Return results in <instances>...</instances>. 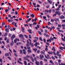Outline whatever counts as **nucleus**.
Listing matches in <instances>:
<instances>
[{
  "label": "nucleus",
  "instance_id": "obj_1",
  "mask_svg": "<svg viewBox=\"0 0 65 65\" xmlns=\"http://www.w3.org/2000/svg\"><path fill=\"white\" fill-rule=\"evenodd\" d=\"M15 36L14 35H12L11 37V38H10L11 40L12 41H13V40L14 39H13L14 38H15Z\"/></svg>",
  "mask_w": 65,
  "mask_h": 65
},
{
  "label": "nucleus",
  "instance_id": "obj_2",
  "mask_svg": "<svg viewBox=\"0 0 65 65\" xmlns=\"http://www.w3.org/2000/svg\"><path fill=\"white\" fill-rule=\"evenodd\" d=\"M23 35L21 34H20L19 35V36L20 38H22V39H23V40H25V39L23 37Z\"/></svg>",
  "mask_w": 65,
  "mask_h": 65
},
{
  "label": "nucleus",
  "instance_id": "obj_3",
  "mask_svg": "<svg viewBox=\"0 0 65 65\" xmlns=\"http://www.w3.org/2000/svg\"><path fill=\"white\" fill-rule=\"evenodd\" d=\"M55 13H56V14H58L59 16H60L61 14V13L59 11H56L55 12Z\"/></svg>",
  "mask_w": 65,
  "mask_h": 65
},
{
  "label": "nucleus",
  "instance_id": "obj_4",
  "mask_svg": "<svg viewBox=\"0 0 65 65\" xmlns=\"http://www.w3.org/2000/svg\"><path fill=\"white\" fill-rule=\"evenodd\" d=\"M23 51V53L25 55H26V51L24 49L22 50Z\"/></svg>",
  "mask_w": 65,
  "mask_h": 65
},
{
  "label": "nucleus",
  "instance_id": "obj_5",
  "mask_svg": "<svg viewBox=\"0 0 65 65\" xmlns=\"http://www.w3.org/2000/svg\"><path fill=\"white\" fill-rule=\"evenodd\" d=\"M29 34H32V33L31 32V29H28L27 30Z\"/></svg>",
  "mask_w": 65,
  "mask_h": 65
},
{
  "label": "nucleus",
  "instance_id": "obj_6",
  "mask_svg": "<svg viewBox=\"0 0 65 65\" xmlns=\"http://www.w3.org/2000/svg\"><path fill=\"white\" fill-rule=\"evenodd\" d=\"M40 59H43V58H44V56L42 55L41 56V55H40Z\"/></svg>",
  "mask_w": 65,
  "mask_h": 65
},
{
  "label": "nucleus",
  "instance_id": "obj_7",
  "mask_svg": "<svg viewBox=\"0 0 65 65\" xmlns=\"http://www.w3.org/2000/svg\"><path fill=\"white\" fill-rule=\"evenodd\" d=\"M27 52L28 54L31 53V51L29 49L27 50Z\"/></svg>",
  "mask_w": 65,
  "mask_h": 65
},
{
  "label": "nucleus",
  "instance_id": "obj_8",
  "mask_svg": "<svg viewBox=\"0 0 65 65\" xmlns=\"http://www.w3.org/2000/svg\"><path fill=\"white\" fill-rule=\"evenodd\" d=\"M22 32L23 33H24L25 32V31H24V30H25V29L23 27H22Z\"/></svg>",
  "mask_w": 65,
  "mask_h": 65
},
{
  "label": "nucleus",
  "instance_id": "obj_9",
  "mask_svg": "<svg viewBox=\"0 0 65 65\" xmlns=\"http://www.w3.org/2000/svg\"><path fill=\"white\" fill-rule=\"evenodd\" d=\"M31 60L32 61V62H34V58H33L32 57H31Z\"/></svg>",
  "mask_w": 65,
  "mask_h": 65
},
{
  "label": "nucleus",
  "instance_id": "obj_10",
  "mask_svg": "<svg viewBox=\"0 0 65 65\" xmlns=\"http://www.w3.org/2000/svg\"><path fill=\"white\" fill-rule=\"evenodd\" d=\"M14 44V42L13 41H12L11 42L10 44V45L11 46H12Z\"/></svg>",
  "mask_w": 65,
  "mask_h": 65
},
{
  "label": "nucleus",
  "instance_id": "obj_11",
  "mask_svg": "<svg viewBox=\"0 0 65 65\" xmlns=\"http://www.w3.org/2000/svg\"><path fill=\"white\" fill-rule=\"evenodd\" d=\"M5 56H9V54H8V53H6L5 54Z\"/></svg>",
  "mask_w": 65,
  "mask_h": 65
},
{
  "label": "nucleus",
  "instance_id": "obj_12",
  "mask_svg": "<svg viewBox=\"0 0 65 65\" xmlns=\"http://www.w3.org/2000/svg\"><path fill=\"white\" fill-rule=\"evenodd\" d=\"M5 31L7 32H9V30L7 28H6L5 29Z\"/></svg>",
  "mask_w": 65,
  "mask_h": 65
},
{
  "label": "nucleus",
  "instance_id": "obj_13",
  "mask_svg": "<svg viewBox=\"0 0 65 65\" xmlns=\"http://www.w3.org/2000/svg\"><path fill=\"white\" fill-rule=\"evenodd\" d=\"M48 54H51V55H52V54H53V53L52 52H48Z\"/></svg>",
  "mask_w": 65,
  "mask_h": 65
},
{
  "label": "nucleus",
  "instance_id": "obj_14",
  "mask_svg": "<svg viewBox=\"0 0 65 65\" xmlns=\"http://www.w3.org/2000/svg\"><path fill=\"white\" fill-rule=\"evenodd\" d=\"M35 64L36 65H39V63L38 61H36Z\"/></svg>",
  "mask_w": 65,
  "mask_h": 65
},
{
  "label": "nucleus",
  "instance_id": "obj_15",
  "mask_svg": "<svg viewBox=\"0 0 65 65\" xmlns=\"http://www.w3.org/2000/svg\"><path fill=\"white\" fill-rule=\"evenodd\" d=\"M51 0H47L48 2L50 4H51L52 3V1H51Z\"/></svg>",
  "mask_w": 65,
  "mask_h": 65
},
{
  "label": "nucleus",
  "instance_id": "obj_16",
  "mask_svg": "<svg viewBox=\"0 0 65 65\" xmlns=\"http://www.w3.org/2000/svg\"><path fill=\"white\" fill-rule=\"evenodd\" d=\"M23 58H24V59L25 60H27L28 59V58H27V57H24Z\"/></svg>",
  "mask_w": 65,
  "mask_h": 65
},
{
  "label": "nucleus",
  "instance_id": "obj_17",
  "mask_svg": "<svg viewBox=\"0 0 65 65\" xmlns=\"http://www.w3.org/2000/svg\"><path fill=\"white\" fill-rule=\"evenodd\" d=\"M17 62H18L20 64H23V63L22 62H20V61H19V60H18Z\"/></svg>",
  "mask_w": 65,
  "mask_h": 65
},
{
  "label": "nucleus",
  "instance_id": "obj_18",
  "mask_svg": "<svg viewBox=\"0 0 65 65\" xmlns=\"http://www.w3.org/2000/svg\"><path fill=\"white\" fill-rule=\"evenodd\" d=\"M50 62L53 65H54V63H53V61H52V60H50Z\"/></svg>",
  "mask_w": 65,
  "mask_h": 65
},
{
  "label": "nucleus",
  "instance_id": "obj_19",
  "mask_svg": "<svg viewBox=\"0 0 65 65\" xmlns=\"http://www.w3.org/2000/svg\"><path fill=\"white\" fill-rule=\"evenodd\" d=\"M33 50H34V51L36 52L37 51V49L36 48H35L34 49V48H33Z\"/></svg>",
  "mask_w": 65,
  "mask_h": 65
},
{
  "label": "nucleus",
  "instance_id": "obj_20",
  "mask_svg": "<svg viewBox=\"0 0 65 65\" xmlns=\"http://www.w3.org/2000/svg\"><path fill=\"white\" fill-rule=\"evenodd\" d=\"M40 65H43V63L42 61H41L40 62Z\"/></svg>",
  "mask_w": 65,
  "mask_h": 65
},
{
  "label": "nucleus",
  "instance_id": "obj_21",
  "mask_svg": "<svg viewBox=\"0 0 65 65\" xmlns=\"http://www.w3.org/2000/svg\"><path fill=\"white\" fill-rule=\"evenodd\" d=\"M53 48H52V50L53 51H54L55 52V48L54 47H53Z\"/></svg>",
  "mask_w": 65,
  "mask_h": 65
},
{
  "label": "nucleus",
  "instance_id": "obj_22",
  "mask_svg": "<svg viewBox=\"0 0 65 65\" xmlns=\"http://www.w3.org/2000/svg\"><path fill=\"white\" fill-rule=\"evenodd\" d=\"M30 15L32 18H34V15L33 14Z\"/></svg>",
  "mask_w": 65,
  "mask_h": 65
},
{
  "label": "nucleus",
  "instance_id": "obj_23",
  "mask_svg": "<svg viewBox=\"0 0 65 65\" xmlns=\"http://www.w3.org/2000/svg\"><path fill=\"white\" fill-rule=\"evenodd\" d=\"M60 53L59 51H57V53H56V54L57 55V56H59V54Z\"/></svg>",
  "mask_w": 65,
  "mask_h": 65
},
{
  "label": "nucleus",
  "instance_id": "obj_24",
  "mask_svg": "<svg viewBox=\"0 0 65 65\" xmlns=\"http://www.w3.org/2000/svg\"><path fill=\"white\" fill-rule=\"evenodd\" d=\"M59 48L60 50H61V49L62 48L63 49H65V48H64V47H62V46L60 47Z\"/></svg>",
  "mask_w": 65,
  "mask_h": 65
},
{
  "label": "nucleus",
  "instance_id": "obj_25",
  "mask_svg": "<svg viewBox=\"0 0 65 65\" xmlns=\"http://www.w3.org/2000/svg\"><path fill=\"white\" fill-rule=\"evenodd\" d=\"M61 19H64L65 18V17L63 15H61Z\"/></svg>",
  "mask_w": 65,
  "mask_h": 65
},
{
  "label": "nucleus",
  "instance_id": "obj_26",
  "mask_svg": "<svg viewBox=\"0 0 65 65\" xmlns=\"http://www.w3.org/2000/svg\"><path fill=\"white\" fill-rule=\"evenodd\" d=\"M34 45H35V47H36V46H37V43L36 42V43L35 44H34Z\"/></svg>",
  "mask_w": 65,
  "mask_h": 65
},
{
  "label": "nucleus",
  "instance_id": "obj_27",
  "mask_svg": "<svg viewBox=\"0 0 65 65\" xmlns=\"http://www.w3.org/2000/svg\"><path fill=\"white\" fill-rule=\"evenodd\" d=\"M24 64L25 65H27V62H26V61H24Z\"/></svg>",
  "mask_w": 65,
  "mask_h": 65
},
{
  "label": "nucleus",
  "instance_id": "obj_28",
  "mask_svg": "<svg viewBox=\"0 0 65 65\" xmlns=\"http://www.w3.org/2000/svg\"><path fill=\"white\" fill-rule=\"evenodd\" d=\"M40 30L42 32H44V30L43 29H42L41 28Z\"/></svg>",
  "mask_w": 65,
  "mask_h": 65
},
{
  "label": "nucleus",
  "instance_id": "obj_29",
  "mask_svg": "<svg viewBox=\"0 0 65 65\" xmlns=\"http://www.w3.org/2000/svg\"><path fill=\"white\" fill-rule=\"evenodd\" d=\"M38 33H39V34H40V35H42V34H41V32L40 31H39L38 32Z\"/></svg>",
  "mask_w": 65,
  "mask_h": 65
},
{
  "label": "nucleus",
  "instance_id": "obj_30",
  "mask_svg": "<svg viewBox=\"0 0 65 65\" xmlns=\"http://www.w3.org/2000/svg\"><path fill=\"white\" fill-rule=\"evenodd\" d=\"M37 25V24L36 22H34L33 23V25Z\"/></svg>",
  "mask_w": 65,
  "mask_h": 65
},
{
  "label": "nucleus",
  "instance_id": "obj_31",
  "mask_svg": "<svg viewBox=\"0 0 65 65\" xmlns=\"http://www.w3.org/2000/svg\"><path fill=\"white\" fill-rule=\"evenodd\" d=\"M7 32H5V34L4 35V36H7Z\"/></svg>",
  "mask_w": 65,
  "mask_h": 65
},
{
  "label": "nucleus",
  "instance_id": "obj_32",
  "mask_svg": "<svg viewBox=\"0 0 65 65\" xmlns=\"http://www.w3.org/2000/svg\"><path fill=\"white\" fill-rule=\"evenodd\" d=\"M50 40H51L52 41H53V40H54V39L52 37H50Z\"/></svg>",
  "mask_w": 65,
  "mask_h": 65
},
{
  "label": "nucleus",
  "instance_id": "obj_33",
  "mask_svg": "<svg viewBox=\"0 0 65 65\" xmlns=\"http://www.w3.org/2000/svg\"><path fill=\"white\" fill-rule=\"evenodd\" d=\"M58 62H59V63H60L61 61V60L60 59H59L58 60Z\"/></svg>",
  "mask_w": 65,
  "mask_h": 65
},
{
  "label": "nucleus",
  "instance_id": "obj_34",
  "mask_svg": "<svg viewBox=\"0 0 65 65\" xmlns=\"http://www.w3.org/2000/svg\"><path fill=\"white\" fill-rule=\"evenodd\" d=\"M14 56H15L16 57H18V55L16 54L15 53H14Z\"/></svg>",
  "mask_w": 65,
  "mask_h": 65
},
{
  "label": "nucleus",
  "instance_id": "obj_35",
  "mask_svg": "<svg viewBox=\"0 0 65 65\" xmlns=\"http://www.w3.org/2000/svg\"><path fill=\"white\" fill-rule=\"evenodd\" d=\"M8 28L9 29H11V26H10L8 25Z\"/></svg>",
  "mask_w": 65,
  "mask_h": 65
},
{
  "label": "nucleus",
  "instance_id": "obj_36",
  "mask_svg": "<svg viewBox=\"0 0 65 65\" xmlns=\"http://www.w3.org/2000/svg\"><path fill=\"white\" fill-rule=\"evenodd\" d=\"M31 47L32 48L33 46H34V45H33V43H32L31 44Z\"/></svg>",
  "mask_w": 65,
  "mask_h": 65
},
{
  "label": "nucleus",
  "instance_id": "obj_37",
  "mask_svg": "<svg viewBox=\"0 0 65 65\" xmlns=\"http://www.w3.org/2000/svg\"><path fill=\"white\" fill-rule=\"evenodd\" d=\"M34 60H35V61H37V58H36V57H34Z\"/></svg>",
  "mask_w": 65,
  "mask_h": 65
},
{
  "label": "nucleus",
  "instance_id": "obj_38",
  "mask_svg": "<svg viewBox=\"0 0 65 65\" xmlns=\"http://www.w3.org/2000/svg\"><path fill=\"white\" fill-rule=\"evenodd\" d=\"M61 25L59 24L58 25V27H59L60 28H61Z\"/></svg>",
  "mask_w": 65,
  "mask_h": 65
},
{
  "label": "nucleus",
  "instance_id": "obj_39",
  "mask_svg": "<svg viewBox=\"0 0 65 65\" xmlns=\"http://www.w3.org/2000/svg\"><path fill=\"white\" fill-rule=\"evenodd\" d=\"M39 40H41V41H42L43 40L41 37L40 38H39Z\"/></svg>",
  "mask_w": 65,
  "mask_h": 65
},
{
  "label": "nucleus",
  "instance_id": "obj_40",
  "mask_svg": "<svg viewBox=\"0 0 65 65\" xmlns=\"http://www.w3.org/2000/svg\"><path fill=\"white\" fill-rule=\"evenodd\" d=\"M43 60H44V61H45L46 62H47V60L45 58H44Z\"/></svg>",
  "mask_w": 65,
  "mask_h": 65
},
{
  "label": "nucleus",
  "instance_id": "obj_41",
  "mask_svg": "<svg viewBox=\"0 0 65 65\" xmlns=\"http://www.w3.org/2000/svg\"><path fill=\"white\" fill-rule=\"evenodd\" d=\"M47 30L46 29L44 30V32H45L46 33H47Z\"/></svg>",
  "mask_w": 65,
  "mask_h": 65
},
{
  "label": "nucleus",
  "instance_id": "obj_42",
  "mask_svg": "<svg viewBox=\"0 0 65 65\" xmlns=\"http://www.w3.org/2000/svg\"><path fill=\"white\" fill-rule=\"evenodd\" d=\"M14 23L15 24L14 25V26H15V27H17V25L16 23H15V22H14Z\"/></svg>",
  "mask_w": 65,
  "mask_h": 65
},
{
  "label": "nucleus",
  "instance_id": "obj_43",
  "mask_svg": "<svg viewBox=\"0 0 65 65\" xmlns=\"http://www.w3.org/2000/svg\"><path fill=\"white\" fill-rule=\"evenodd\" d=\"M52 11V10L51 9V10L50 9L49 10V13H51Z\"/></svg>",
  "mask_w": 65,
  "mask_h": 65
},
{
  "label": "nucleus",
  "instance_id": "obj_44",
  "mask_svg": "<svg viewBox=\"0 0 65 65\" xmlns=\"http://www.w3.org/2000/svg\"><path fill=\"white\" fill-rule=\"evenodd\" d=\"M14 42H15V43H16L17 42V41L16 40V39H15V40H14Z\"/></svg>",
  "mask_w": 65,
  "mask_h": 65
},
{
  "label": "nucleus",
  "instance_id": "obj_45",
  "mask_svg": "<svg viewBox=\"0 0 65 65\" xmlns=\"http://www.w3.org/2000/svg\"><path fill=\"white\" fill-rule=\"evenodd\" d=\"M28 25H29V26L31 27H32V24H30V23H29L28 24Z\"/></svg>",
  "mask_w": 65,
  "mask_h": 65
},
{
  "label": "nucleus",
  "instance_id": "obj_46",
  "mask_svg": "<svg viewBox=\"0 0 65 65\" xmlns=\"http://www.w3.org/2000/svg\"><path fill=\"white\" fill-rule=\"evenodd\" d=\"M31 20V19L30 18H29V19H28L27 20V21L28 22H29L30 20Z\"/></svg>",
  "mask_w": 65,
  "mask_h": 65
},
{
  "label": "nucleus",
  "instance_id": "obj_47",
  "mask_svg": "<svg viewBox=\"0 0 65 65\" xmlns=\"http://www.w3.org/2000/svg\"><path fill=\"white\" fill-rule=\"evenodd\" d=\"M61 6V5H58V8H60Z\"/></svg>",
  "mask_w": 65,
  "mask_h": 65
},
{
  "label": "nucleus",
  "instance_id": "obj_48",
  "mask_svg": "<svg viewBox=\"0 0 65 65\" xmlns=\"http://www.w3.org/2000/svg\"><path fill=\"white\" fill-rule=\"evenodd\" d=\"M8 11V9H6L5 10V11L7 13V11Z\"/></svg>",
  "mask_w": 65,
  "mask_h": 65
},
{
  "label": "nucleus",
  "instance_id": "obj_49",
  "mask_svg": "<svg viewBox=\"0 0 65 65\" xmlns=\"http://www.w3.org/2000/svg\"><path fill=\"white\" fill-rule=\"evenodd\" d=\"M58 23L57 22H55V25L56 26H57V25H58Z\"/></svg>",
  "mask_w": 65,
  "mask_h": 65
},
{
  "label": "nucleus",
  "instance_id": "obj_50",
  "mask_svg": "<svg viewBox=\"0 0 65 65\" xmlns=\"http://www.w3.org/2000/svg\"><path fill=\"white\" fill-rule=\"evenodd\" d=\"M52 58L53 59V60H55V58H54L53 57V56H52Z\"/></svg>",
  "mask_w": 65,
  "mask_h": 65
},
{
  "label": "nucleus",
  "instance_id": "obj_51",
  "mask_svg": "<svg viewBox=\"0 0 65 65\" xmlns=\"http://www.w3.org/2000/svg\"><path fill=\"white\" fill-rule=\"evenodd\" d=\"M29 38H30V39H31V36L30 35H29Z\"/></svg>",
  "mask_w": 65,
  "mask_h": 65
},
{
  "label": "nucleus",
  "instance_id": "obj_52",
  "mask_svg": "<svg viewBox=\"0 0 65 65\" xmlns=\"http://www.w3.org/2000/svg\"><path fill=\"white\" fill-rule=\"evenodd\" d=\"M48 50V49L47 48H45V51H47Z\"/></svg>",
  "mask_w": 65,
  "mask_h": 65
},
{
  "label": "nucleus",
  "instance_id": "obj_53",
  "mask_svg": "<svg viewBox=\"0 0 65 65\" xmlns=\"http://www.w3.org/2000/svg\"><path fill=\"white\" fill-rule=\"evenodd\" d=\"M13 31H14L15 30V27H13L12 28Z\"/></svg>",
  "mask_w": 65,
  "mask_h": 65
},
{
  "label": "nucleus",
  "instance_id": "obj_54",
  "mask_svg": "<svg viewBox=\"0 0 65 65\" xmlns=\"http://www.w3.org/2000/svg\"><path fill=\"white\" fill-rule=\"evenodd\" d=\"M24 36L25 37H26V38H28V37H27V36H26V35H24Z\"/></svg>",
  "mask_w": 65,
  "mask_h": 65
},
{
  "label": "nucleus",
  "instance_id": "obj_55",
  "mask_svg": "<svg viewBox=\"0 0 65 65\" xmlns=\"http://www.w3.org/2000/svg\"><path fill=\"white\" fill-rule=\"evenodd\" d=\"M0 62L1 63H2V59H0Z\"/></svg>",
  "mask_w": 65,
  "mask_h": 65
},
{
  "label": "nucleus",
  "instance_id": "obj_56",
  "mask_svg": "<svg viewBox=\"0 0 65 65\" xmlns=\"http://www.w3.org/2000/svg\"><path fill=\"white\" fill-rule=\"evenodd\" d=\"M2 26H4V25H5V23H4V22H3V23H2Z\"/></svg>",
  "mask_w": 65,
  "mask_h": 65
},
{
  "label": "nucleus",
  "instance_id": "obj_57",
  "mask_svg": "<svg viewBox=\"0 0 65 65\" xmlns=\"http://www.w3.org/2000/svg\"><path fill=\"white\" fill-rule=\"evenodd\" d=\"M11 35L10 34H8L9 37H11Z\"/></svg>",
  "mask_w": 65,
  "mask_h": 65
},
{
  "label": "nucleus",
  "instance_id": "obj_58",
  "mask_svg": "<svg viewBox=\"0 0 65 65\" xmlns=\"http://www.w3.org/2000/svg\"><path fill=\"white\" fill-rule=\"evenodd\" d=\"M55 65H58V63L56 62H55Z\"/></svg>",
  "mask_w": 65,
  "mask_h": 65
},
{
  "label": "nucleus",
  "instance_id": "obj_59",
  "mask_svg": "<svg viewBox=\"0 0 65 65\" xmlns=\"http://www.w3.org/2000/svg\"><path fill=\"white\" fill-rule=\"evenodd\" d=\"M54 20L52 19H51V21L52 22H53Z\"/></svg>",
  "mask_w": 65,
  "mask_h": 65
},
{
  "label": "nucleus",
  "instance_id": "obj_60",
  "mask_svg": "<svg viewBox=\"0 0 65 65\" xmlns=\"http://www.w3.org/2000/svg\"><path fill=\"white\" fill-rule=\"evenodd\" d=\"M44 35L46 37V35H47V34H46L45 33H44Z\"/></svg>",
  "mask_w": 65,
  "mask_h": 65
},
{
  "label": "nucleus",
  "instance_id": "obj_61",
  "mask_svg": "<svg viewBox=\"0 0 65 65\" xmlns=\"http://www.w3.org/2000/svg\"><path fill=\"white\" fill-rule=\"evenodd\" d=\"M6 42L7 43H9V41L8 39L6 41Z\"/></svg>",
  "mask_w": 65,
  "mask_h": 65
},
{
  "label": "nucleus",
  "instance_id": "obj_62",
  "mask_svg": "<svg viewBox=\"0 0 65 65\" xmlns=\"http://www.w3.org/2000/svg\"><path fill=\"white\" fill-rule=\"evenodd\" d=\"M62 26L63 27H65V24H62Z\"/></svg>",
  "mask_w": 65,
  "mask_h": 65
},
{
  "label": "nucleus",
  "instance_id": "obj_63",
  "mask_svg": "<svg viewBox=\"0 0 65 65\" xmlns=\"http://www.w3.org/2000/svg\"><path fill=\"white\" fill-rule=\"evenodd\" d=\"M37 27L38 29L40 27L38 25H37Z\"/></svg>",
  "mask_w": 65,
  "mask_h": 65
},
{
  "label": "nucleus",
  "instance_id": "obj_64",
  "mask_svg": "<svg viewBox=\"0 0 65 65\" xmlns=\"http://www.w3.org/2000/svg\"><path fill=\"white\" fill-rule=\"evenodd\" d=\"M15 14L16 15H17L18 14V12L17 11H16L15 12Z\"/></svg>",
  "mask_w": 65,
  "mask_h": 65
}]
</instances>
